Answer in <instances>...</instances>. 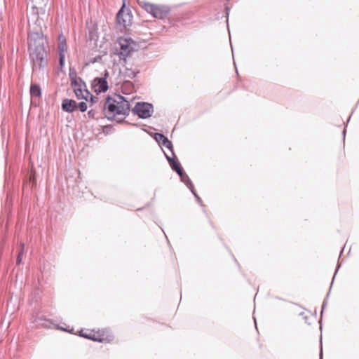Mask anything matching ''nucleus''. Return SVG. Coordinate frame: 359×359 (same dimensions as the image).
Instances as JSON below:
<instances>
[{
	"instance_id": "18",
	"label": "nucleus",
	"mask_w": 359,
	"mask_h": 359,
	"mask_svg": "<svg viewBox=\"0 0 359 359\" xmlns=\"http://www.w3.org/2000/svg\"><path fill=\"white\" fill-rule=\"evenodd\" d=\"M24 247H25V245L24 244H22V249H21V251L19 252L18 255V258H17V264H20L21 261H22V255L23 253V250H24Z\"/></svg>"
},
{
	"instance_id": "6",
	"label": "nucleus",
	"mask_w": 359,
	"mask_h": 359,
	"mask_svg": "<svg viewBox=\"0 0 359 359\" xmlns=\"http://www.w3.org/2000/svg\"><path fill=\"white\" fill-rule=\"evenodd\" d=\"M108 72H105L104 77L95 78L93 80L92 86L95 92H96L97 93H100L107 90L108 83L107 81V77L108 76Z\"/></svg>"
},
{
	"instance_id": "14",
	"label": "nucleus",
	"mask_w": 359,
	"mask_h": 359,
	"mask_svg": "<svg viewBox=\"0 0 359 359\" xmlns=\"http://www.w3.org/2000/svg\"><path fill=\"white\" fill-rule=\"evenodd\" d=\"M30 93L32 96L39 97L41 96V88L37 84H32L30 87Z\"/></svg>"
},
{
	"instance_id": "10",
	"label": "nucleus",
	"mask_w": 359,
	"mask_h": 359,
	"mask_svg": "<svg viewBox=\"0 0 359 359\" xmlns=\"http://www.w3.org/2000/svg\"><path fill=\"white\" fill-rule=\"evenodd\" d=\"M181 178V180L190 189L193 194L195 196V197L197 198V201L200 203L201 198L198 197V196L196 194V193L194 191V186L189 177V176L182 170L180 174H178Z\"/></svg>"
},
{
	"instance_id": "20",
	"label": "nucleus",
	"mask_w": 359,
	"mask_h": 359,
	"mask_svg": "<svg viewBox=\"0 0 359 359\" xmlns=\"http://www.w3.org/2000/svg\"><path fill=\"white\" fill-rule=\"evenodd\" d=\"M128 76L133 78L135 76V73L133 70H128Z\"/></svg>"
},
{
	"instance_id": "21",
	"label": "nucleus",
	"mask_w": 359,
	"mask_h": 359,
	"mask_svg": "<svg viewBox=\"0 0 359 359\" xmlns=\"http://www.w3.org/2000/svg\"><path fill=\"white\" fill-rule=\"evenodd\" d=\"M89 97L90 98V100H91V102H95V99H97V97H95L93 96L91 94H90V95L89 96Z\"/></svg>"
},
{
	"instance_id": "17",
	"label": "nucleus",
	"mask_w": 359,
	"mask_h": 359,
	"mask_svg": "<svg viewBox=\"0 0 359 359\" xmlns=\"http://www.w3.org/2000/svg\"><path fill=\"white\" fill-rule=\"evenodd\" d=\"M77 108L80 109L81 111L84 112L87 109V104L84 102H81L79 105H77Z\"/></svg>"
},
{
	"instance_id": "7",
	"label": "nucleus",
	"mask_w": 359,
	"mask_h": 359,
	"mask_svg": "<svg viewBox=\"0 0 359 359\" xmlns=\"http://www.w3.org/2000/svg\"><path fill=\"white\" fill-rule=\"evenodd\" d=\"M72 85H73L74 86H78V88H76L74 89V93H75L77 98L84 99L86 100H88L89 96L90 95V93L88 90L82 89V86H85V85L81 79H80L79 83L77 82L76 79L72 80Z\"/></svg>"
},
{
	"instance_id": "11",
	"label": "nucleus",
	"mask_w": 359,
	"mask_h": 359,
	"mask_svg": "<svg viewBox=\"0 0 359 359\" xmlns=\"http://www.w3.org/2000/svg\"><path fill=\"white\" fill-rule=\"evenodd\" d=\"M62 109L65 111L71 113L77 109V104L73 100L65 99L62 103Z\"/></svg>"
},
{
	"instance_id": "15",
	"label": "nucleus",
	"mask_w": 359,
	"mask_h": 359,
	"mask_svg": "<svg viewBox=\"0 0 359 359\" xmlns=\"http://www.w3.org/2000/svg\"><path fill=\"white\" fill-rule=\"evenodd\" d=\"M80 336L81 337H83L85 338H87V339H93L94 341H102L103 339H100V338H96L95 336V334H86V333H84L83 331H81L80 332Z\"/></svg>"
},
{
	"instance_id": "12",
	"label": "nucleus",
	"mask_w": 359,
	"mask_h": 359,
	"mask_svg": "<svg viewBox=\"0 0 359 359\" xmlns=\"http://www.w3.org/2000/svg\"><path fill=\"white\" fill-rule=\"evenodd\" d=\"M155 139L158 143L162 144L164 147L172 150V142L170 141H169L168 139L165 136H164L163 134L156 133Z\"/></svg>"
},
{
	"instance_id": "16",
	"label": "nucleus",
	"mask_w": 359,
	"mask_h": 359,
	"mask_svg": "<svg viewBox=\"0 0 359 359\" xmlns=\"http://www.w3.org/2000/svg\"><path fill=\"white\" fill-rule=\"evenodd\" d=\"M35 323L37 326H41L45 327H48L50 325V322L48 320L42 318H38Z\"/></svg>"
},
{
	"instance_id": "19",
	"label": "nucleus",
	"mask_w": 359,
	"mask_h": 359,
	"mask_svg": "<svg viewBox=\"0 0 359 359\" xmlns=\"http://www.w3.org/2000/svg\"><path fill=\"white\" fill-rule=\"evenodd\" d=\"M95 112L93 110H90L88 112V115L89 116V117H90L92 118H95Z\"/></svg>"
},
{
	"instance_id": "2",
	"label": "nucleus",
	"mask_w": 359,
	"mask_h": 359,
	"mask_svg": "<svg viewBox=\"0 0 359 359\" xmlns=\"http://www.w3.org/2000/svg\"><path fill=\"white\" fill-rule=\"evenodd\" d=\"M103 109L108 119H116L119 122L129 114L130 105L124 97L116 95L114 98L111 97L106 98Z\"/></svg>"
},
{
	"instance_id": "4",
	"label": "nucleus",
	"mask_w": 359,
	"mask_h": 359,
	"mask_svg": "<svg viewBox=\"0 0 359 359\" xmlns=\"http://www.w3.org/2000/svg\"><path fill=\"white\" fill-rule=\"evenodd\" d=\"M132 112L141 118H147L151 116L154 112L153 105L148 102H137Z\"/></svg>"
},
{
	"instance_id": "8",
	"label": "nucleus",
	"mask_w": 359,
	"mask_h": 359,
	"mask_svg": "<svg viewBox=\"0 0 359 359\" xmlns=\"http://www.w3.org/2000/svg\"><path fill=\"white\" fill-rule=\"evenodd\" d=\"M116 20L118 24L126 27L131 24L132 16L129 13L125 12L122 8L117 13Z\"/></svg>"
},
{
	"instance_id": "5",
	"label": "nucleus",
	"mask_w": 359,
	"mask_h": 359,
	"mask_svg": "<svg viewBox=\"0 0 359 359\" xmlns=\"http://www.w3.org/2000/svg\"><path fill=\"white\" fill-rule=\"evenodd\" d=\"M117 42L121 48L119 54L124 57L129 55L130 52L133 50V46L134 45V41L130 38L120 37Z\"/></svg>"
},
{
	"instance_id": "3",
	"label": "nucleus",
	"mask_w": 359,
	"mask_h": 359,
	"mask_svg": "<svg viewBox=\"0 0 359 359\" xmlns=\"http://www.w3.org/2000/svg\"><path fill=\"white\" fill-rule=\"evenodd\" d=\"M139 4L156 18L163 19L169 12V8L165 6L155 5L144 1L139 2Z\"/></svg>"
},
{
	"instance_id": "13",
	"label": "nucleus",
	"mask_w": 359,
	"mask_h": 359,
	"mask_svg": "<svg viewBox=\"0 0 359 359\" xmlns=\"http://www.w3.org/2000/svg\"><path fill=\"white\" fill-rule=\"evenodd\" d=\"M166 158L169 161L172 169L175 170L177 174H180L183 170L181 168L180 163L175 161L173 158L168 157V156H166Z\"/></svg>"
},
{
	"instance_id": "1",
	"label": "nucleus",
	"mask_w": 359,
	"mask_h": 359,
	"mask_svg": "<svg viewBox=\"0 0 359 359\" xmlns=\"http://www.w3.org/2000/svg\"><path fill=\"white\" fill-rule=\"evenodd\" d=\"M46 39L41 30L32 32L28 36L29 50L33 62V69L44 67L47 51L46 50Z\"/></svg>"
},
{
	"instance_id": "9",
	"label": "nucleus",
	"mask_w": 359,
	"mask_h": 359,
	"mask_svg": "<svg viewBox=\"0 0 359 359\" xmlns=\"http://www.w3.org/2000/svg\"><path fill=\"white\" fill-rule=\"evenodd\" d=\"M59 44V60L60 66H63L65 57V52L67 50V46L66 43V39L62 34H60L58 37Z\"/></svg>"
},
{
	"instance_id": "22",
	"label": "nucleus",
	"mask_w": 359,
	"mask_h": 359,
	"mask_svg": "<svg viewBox=\"0 0 359 359\" xmlns=\"http://www.w3.org/2000/svg\"><path fill=\"white\" fill-rule=\"evenodd\" d=\"M320 359H322V357H323V353H322V351H320Z\"/></svg>"
}]
</instances>
